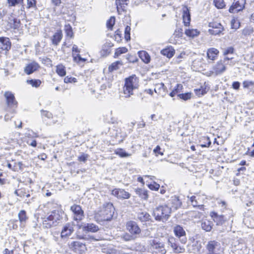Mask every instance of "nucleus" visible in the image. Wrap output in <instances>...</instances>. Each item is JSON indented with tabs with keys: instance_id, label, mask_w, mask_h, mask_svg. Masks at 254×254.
Masks as SVG:
<instances>
[{
	"instance_id": "1",
	"label": "nucleus",
	"mask_w": 254,
	"mask_h": 254,
	"mask_svg": "<svg viewBox=\"0 0 254 254\" xmlns=\"http://www.w3.org/2000/svg\"><path fill=\"white\" fill-rule=\"evenodd\" d=\"M115 208L112 203H107L103 205L95 214V218L98 222L111 220L114 213Z\"/></svg>"
},
{
	"instance_id": "2",
	"label": "nucleus",
	"mask_w": 254,
	"mask_h": 254,
	"mask_svg": "<svg viewBox=\"0 0 254 254\" xmlns=\"http://www.w3.org/2000/svg\"><path fill=\"white\" fill-rule=\"evenodd\" d=\"M139 87V79L135 75H132L125 79L124 86V93L126 98L130 97L133 94V91Z\"/></svg>"
},
{
	"instance_id": "3",
	"label": "nucleus",
	"mask_w": 254,
	"mask_h": 254,
	"mask_svg": "<svg viewBox=\"0 0 254 254\" xmlns=\"http://www.w3.org/2000/svg\"><path fill=\"white\" fill-rule=\"evenodd\" d=\"M172 209L167 205H160L153 210V216L156 220L165 222L170 217Z\"/></svg>"
},
{
	"instance_id": "4",
	"label": "nucleus",
	"mask_w": 254,
	"mask_h": 254,
	"mask_svg": "<svg viewBox=\"0 0 254 254\" xmlns=\"http://www.w3.org/2000/svg\"><path fill=\"white\" fill-rule=\"evenodd\" d=\"M62 218L59 212L54 211L51 213L44 218L43 221V227L46 228H50L52 227L56 226L58 221Z\"/></svg>"
},
{
	"instance_id": "5",
	"label": "nucleus",
	"mask_w": 254,
	"mask_h": 254,
	"mask_svg": "<svg viewBox=\"0 0 254 254\" xmlns=\"http://www.w3.org/2000/svg\"><path fill=\"white\" fill-rule=\"evenodd\" d=\"M150 250L152 254H165L166 253L164 244L158 240H153L151 241Z\"/></svg>"
},
{
	"instance_id": "6",
	"label": "nucleus",
	"mask_w": 254,
	"mask_h": 254,
	"mask_svg": "<svg viewBox=\"0 0 254 254\" xmlns=\"http://www.w3.org/2000/svg\"><path fill=\"white\" fill-rule=\"evenodd\" d=\"M226 70L225 65L222 61H220L212 66L211 70L206 72V75L208 76H217L222 74Z\"/></svg>"
},
{
	"instance_id": "7",
	"label": "nucleus",
	"mask_w": 254,
	"mask_h": 254,
	"mask_svg": "<svg viewBox=\"0 0 254 254\" xmlns=\"http://www.w3.org/2000/svg\"><path fill=\"white\" fill-rule=\"evenodd\" d=\"M207 252L206 254H221V246L219 242L210 241L206 246Z\"/></svg>"
},
{
	"instance_id": "8",
	"label": "nucleus",
	"mask_w": 254,
	"mask_h": 254,
	"mask_svg": "<svg viewBox=\"0 0 254 254\" xmlns=\"http://www.w3.org/2000/svg\"><path fill=\"white\" fill-rule=\"evenodd\" d=\"M68 247L71 250L80 254L83 253L86 250L85 244L78 241L69 243Z\"/></svg>"
},
{
	"instance_id": "9",
	"label": "nucleus",
	"mask_w": 254,
	"mask_h": 254,
	"mask_svg": "<svg viewBox=\"0 0 254 254\" xmlns=\"http://www.w3.org/2000/svg\"><path fill=\"white\" fill-rule=\"evenodd\" d=\"M245 4L246 0H234L229 11L231 13H237L244 9Z\"/></svg>"
},
{
	"instance_id": "10",
	"label": "nucleus",
	"mask_w": 254,
	"mask_h": 254,
	"mask_svg": "<svg viewBox=\"0 0 254 254\" xmlns=\"http://www.w3.org/2000/svg\"><path fill=\"white\" fill-rule=\"evenodd\" d=\"M73 226L72 223H68L63 226L61 233L62 239H67L74 232Z\"/></svg>"
},
{
	"instance_id": "11",
	"label": "nucleus",
	"mask_w": 254,
	"mask_h": 254,
	"mask_svg": "<svg viewBox=\"0 0 254 254\" xmlns=\"http://www.w3.org/2000/svg\"><path fill=\"white\" fill-rule=\"evenodd\" d=\"M168 245L170 246L173 251L175 254L183 253L185 251V248L183 247L179 246L177 240L174 237H170L168 240Z\"/></svg>"
},
{
	"instance_id": "12",
	"label": "nucleus",
	"mask_w": 254,
	"mask_h": 254,
	"mask_svg": "<svg viewBox=\"0 0 254 254\" xmlns=\"http://www.w3.org/2000/svg\"><path fill=\"white\" fill-rule=\"evenodd\" d=\"M70 210L73 213V217L75 221H81L84 217V212L80 205H73L71 206Z\"/></svg>"
},
{
	"instance_id": "13",
	"label": "nucleus",
	"mask_w": 254,
	"mask_h": 254,
	"mask_svg": "<svg viewBox=\"0 0 254 254\" xmlns=\"http://www.w3.org/2000/svg\"><path fill=\"white\" fill-rule=\"evenodd\" d=\"M173 231L175 236L180 239L181 242L182 244H186L187 239L186 237V232L184 228L180 225H176L174 226Z\"/></svg>"
},
{
	"instance_id": "14",
	"label": "nucleus",
	"mask_w": 254,
	"mask_h": 254,
	"mask_svg": "<svg viewBox=\"0 0 254 254\" xmlns=\"http://www.w3.org/2000/svg\"><path fill=\"white\" fill-rule=\"evenodd\" d=\"M127 230L132 235H138L141 232V229L137 223L133 221H128L126 224Z\"/></svg>"
},
{
	"instance_id": "15",
	"label": "nucleus",
	"mask_w": 254,
	"mask_h": 254,
	"mask_svg": "<svg viewBox=\"0 0 254 254\" xmlns=\"http://www.w3.org/2000/svg\"><path fill=\"white\" fill-rule=\"evenodd\" d=\"M112 194L119 199H128L130 196V194L122 189H115L112 191Z\"/></svg>"
},
{
	"instance_id": "16",
	"label": "nucleus",
	"mask_w": 254,
	"mask_h": 254,
	"mask_svg": "<svg viewBox=\"0 0 254 254\" xmlns=\"http://www.w3.org/2000/svg\"><path fill=\"white\" fill-rule=\"evenodd\" d=\"M39 68L40 65L37 63L32 62L25 66L24 71L27 75H30L37 70Z\"/></svg>"
},
{
	"instance_id": "17",
	"label": "nucleus",
	"mask_w": 254,
	"mask_h": 254,
	"mask_svg": "<svg viewBox=\"0 0 254 254\" xmlns=\"http://www.w3.org/2000/svg\"><path fill=\"white\" fill-rule=\"evenodd\" d=\"M4 96L6 100V103L9 107H13L17 105L14 94L10 91L5 92Z\"/></svg>"
},
{
	"instance_id": "18",
	"label": "nucleus",
	"mask_w": 254,
	"mask_h": 254,
	"mask_svg": "<svg viewBox=\"0 0 254 254\" xmlns=\"http://www.w3.org/2000/svg\"><path fill=\"white\" fill-rule=\"evenodd\" d=\"M11 47V43L8 38H0V54L3 51H8Z\"/></svg>"
},
{
	"instance_id": "19",
	"label": "nucleus",
	"mask_w": 254,
	"mask_h": 254,
	"mask_svg": "<svg viewBox=\"0 0 254 254\" xmlns=\"http://www.w3.org/2000/svg\"><path fill=\"white\" fill-rule=\"evenodd\" d=\"M129 2V0H116L117 11L119 14L126 10V7Z\"/></svg>"
},
{
	"instance_id": "20",
	"label": "nucleus",
	"mask_w": 254,
	"mask_h": 254,
	"mask_svg": "<svg viewBox=\"0 0 254 254\" xmlns=\"http://www.w3.org/2000/svg\"><path fill=\"white\" fill-rule=\"evenodd\" d=\"M80 229H82L83 231L90 232L95 233L99 230L98 227L93 223H88L84 225L79 226Z\"/></svg>"
},
{
	"instance_id": "21",
	"label": "nucleus",
	"mask_w": 254,
	"mask_h": 254,
	"mask_svg": "<svg viewBox=\"0 0 254 254\" xmlns=\"http://www.w3.org/2000/svg\"><path fill=\"white\" fill-rule=\"evenodd\" d=\"M183 19L185 26H188L190 21V15L188 8L184 6L183 8Z\"/></svg>"
},
{
	"instance_id": "22",
	"label": "nucleus",
	"mask_w": 254,
	"mask_h": 254,
	"mask_svg": "<svg viewBox=\"0 0 254 254\" xmlns=\"http://www.w3.org/2000/svg\"><path fill=\"white\" fill-rule=\"evenodd\" d=\"M211 216L212 218L213 221L216 223L217 225H222L226 221V219H225L223 215H218L215 212H211Z\"/></svg>"
},
{
	"instance_id": "23",
	"label": "nucleus",
	"mask_w": 254,
	"mask_h": 254,
	"mask_svg": "<svg viewBox=\"0 0 254 254\" xmlns=\"http://www.w3.org/2000/svg\"><path fill=\"white\" fill-rule=\"evenodd\" d=\"M188 198H189L191 205H192L193 207H198L200 209L203 208V205L200 204L199 201V196H191L190 197H188Z\"/></svg>"
},
{
	"instance_id": "24",
	"label": "nucleus",
	"mask_w": 254,
	"mask_h": 254,
	"mask_svg": "<svg viewBox=\"0 0 254 254\" xmlns=\"http://www.w3.org/2000/svg\"><path fill=\"white\" fill-rule=\"evenodd\" d=\"M62 37L63 34L62 31H58L54 34V35L51 38L52 44L55 46H57L61 42Z\"/></svg>"
},
{
	"instance_id": "25",
	"label": "nucleus",
	"mask_w": 254,
	"mask_h": 254,
	"mask_svg": "<svg viewBox=\"0 0 254 254\" xmlns=\"http://www.w3.org/2000/svg\"><path fill=\"white\" fill-rule=\"evenodd\" d=\"M219 53L218 50L215 48H210L208 49L207 52V57L208 59L214 61L215 60Z\"/></svg>"
},
{
	"instance_id": "26",
	"label": "nucleus",
	"mask_w": 254,
	"mask_h": 254,
	"mask_svg": "<svg viewBox=\"0 0 254 254\" xmlns=\"http://www.w3.org/2000/svg\"><path fill=\"white\" fill-rule=\"evenodd\" d=\"M213 223L207 219H203L201 222V228L206 232H209L212 229Z\"/></svg>"
},
{
	"instance_id": "27",
	"label": "nucleus",
	"mask_w": 254,
	"mask_h": 254,
	"mask_svg": "<svg viewBox=\"0 0 254 254\" xmlns=\"http://www.w3.org/2000/svg\"><path fill=\"white\" fill-rule=\"evenodd\" d=\"M135 192L138 196L143 199L147 200L148 197V191L147 190L141 188L135 189Z\"/></svg>"
},
{
	"instance_id": "28",
	"label": "nucleus",
	"mask_w": 254,
	"mask_h": 254,
	"mask_svg": "<svg viewBox=\"0 0 254 254\" xmlns=\"http://www.w3.org/2000/svg\"><path fill=\"white\" fill-rule=\"evenodd\" d=\"M138 55L142 61L148 64L150 61V57L149 55L145 51H141L138 52Z\"/></svg>"
},
{
	"instance_id": "29",
	"label": "nucleus",
	"mask_w": 254,
	"mask_h": 254,
	"mask_svg": "<svg viewBox=\"0 0 254 254\" xmlns=\"http://www.w3.org/2000/svg\"><path fill=\"white\" fill-rule=\"evenodd\" d=\"M103 252L107 254H123L122 252L111 246L103 249Z\"/></svg>"
},
{
	"instance_id": "30",
	"label": "nucleus",
	"mask_w": 254,
	"mask_h": 254,
	"mask_svg": "<svg viewBox=\"0 0 254 254\" xmlns=\"http://www.w3.org/2000/svg\"><path fill=\"white\" fill-rule=\"evenodd\" d=\"M161 53L167 58H171L174 56L175 51L172 48H168L161 50Z\"/></svg>"
},
{
	"instance_id": "31",
	"label": "nucleus",
	"mask_w": 254,
	"mask_h": 254,
	"mask_svg": "<svg viewBox=\"0 0 254 254\" xmlns=\"http://www.w3.org/2000/svg\"><path fill=\"white\" fill-rule=\"evenodd\" d=\"M185 33L187 36L193 38L198 36L199 32L197 30V29H188L185 30Z\"/></svg>"
},
{
	"instance_id": "32",
	"label": "nucleus",
	"mask_w": 254,
	"mask_h": 254,
	"mask_svg": "<svg viewBox=\"0 0 254 254\" xmlns=\"http://www.w3.org/2000/svg\"><path fill=\"white\" fill-rule=\"evenodd\" d=\"M150 215L146 212H141L138 213L137 218L142 222L147 221L149 219Z\"/></svg>"
},
{
	"instance_id": "33",
	"label": "nucleus",
	"mask_w": 254,
	"mask_h": 254,
	"mask_svg": "<svg viewBox=\"0 0 254 254\" xmlns=\"http://www.w3.org/2000/svg\"><path fill=\"white\" fill-rule=\"evenodd\" d=\"M56 72L61 76H64L66 74L65 68L63 64H59L57 66Z\"/></svg>"
},
{
	"instance_id": "34",
	"label": "nucleus",
	"mask_w": 254,
	"mask_h": 254,
	"mask_svg": "<svg viewBox=\"0 0 254 254\" xmlns=\"http://www.w3.org/2000/svg\"><path fill=\"white\" fill-rule=\"evenodd\" d=\"M209 88L208 87H201L200 88L195 89L194 92L197 96H200L206 93L209 90Z\"/></svg>"
},
{
	"instance_id": "35",
	"label": "nucleus",
	"mask_w": 254,
	"mask_h": 254,
	"mask_svg": "<svg viewBox=\"0 0 254 254\" xmlns=\"http://www.w3.org/2000/svg\"><path fill=\"white\" fill-rule=\"evenodd\" d=\"M26 82L28 84L35 88L39 87L42 83V82L40 79H36L27 80Z\"/></svg>"
},
{
	"instance_id": "36",
	"label": "nucleus",
	"mask_w": 254,
	"mask_h": 254,
	"mask_svg": "<svg viewBox=\"0 0 254 254\" xmlns=\"http://www.w3.org/2000/svg\"><path fill=\"white\" fill-rule=\"evenodd\" d=\"M192 246L193 248L192 251L195 254L199 253L202 247L201 243L198 241L194 242Z\"/></svg>"
},
{
	"instance_id": "37",
	"label": "nucleus",
	"mask_w": 254,
	"mask_h": 254,
	"mask_svg": "<svg viewBox=\"0 0 254 254\" xmlns=\"http://www.w3.org/2000/svg\"><path fill=\"white\" fill-rule=\"evenodd\" d=\"M254 28L251 26L245 27L242 31V34L245 36H250L254 32Z\"/></svg>"
},
{
	"instance_id": "38",
	"label": "nucleus",
	"mask_w": 254,
	"mask_h": 254,
	"mask_svg": "<svg viewBox=\"0 0 254 254\" xmlns=\"http://www.w3.org/2000/svg\"><path fill=\"white\" fill-rule=\"evenodd\" d=\"M164 91V84L163 83H159L155 85L154 91L158 94H161V91Z\"/></svg>"
},
{
	"instance_id": "39",
	"label": "nucleus",
	"mask_w": 254,
	"mask_h": 254,
	"mask_svg": "<svg viewBox=\"0 0 254 254\" xmlns=\"http://www.w3.org/2000/svg\"><path fill=\"white\" fill-rule=\"evenodd\" d=\"M127 52V49L126 47H120L116 50L115 53V58H117L122 54L126 53Z\"/></svg>"
},
{
	"instance_id": "40",
	"label": "nucleus",
	"mask_w": 254,
	"mask_h": 254,
	"mask_svg": "<svg viewBox=\"0 0 254 254\" xmlns=\"http://www.w3.org/2000/svg\"><path fill=\"white\" fill-rule=\"evenodd\" d=\"M19 220L21 223L26 221L27 219L26 213L25 210H21L18 213Z\"/></svg>"
},
{
	"instance_id": "41",
	"label": "nucleus",
	"mask_w": 254,
	"mask_h": 254,
	"mask_svg": "<svg viewBox=\"0 0 254 254\" xmlns=\"http://www.w3.org/2000/svg\"><path fill=\"white\" fill-rule=\"evenodd\" d=\"M123 64L121 61H117L116 62L113 63L109 67V70L110 71H113L115 70H117L119 68V65H122Z\"/></svg>"
},
{
	"instance_id": "42",
	"label": "nucleus",
	"mask_w": 254,
	"mask_h": 254,
	"mask_svg": "<svg viewBox=\"0 0 254 254\" xmlns=\"http://www.w3.org/2000/svg\"><path fill=\"white\" fill-rule=\"evenodd\" d=\"M115 153L121 157H127L130 156V154L125 152L123 149H119L115 151Z\"/></svg>"
},
{
	"instance_id": "43",
	"label": "nucleus",
	"mask_w": 254,
	"mask_h": 254,
	"mask_svg": "<svg viewBox=\"0 0 254 254\" xmlns=\"http://www.w3.org/2000/svg\"><path fill=\"white\" fill-rule=\"evenodd\" d=\"M172 202L174 204L173 207L176 209L181 206L182 202L178 197L175 196L172 199Z\"/></svg>"
},
{
	"instance_id": "44",
	"label": "nucleus",
	"mask_w": 254,
	"mask_h": 254,
	"mask_svg": "<svg viewBox=\"0 0 254 254\" xmlns=\"http://www.w3.org/2000/svg\"><path fill=\"white\" fill-rule=\"evenodd\" d=\"M64 30L67 36L72 37L73 36V32L72 27L69 24H66L64 26Z\"/></svg>"
},
{
	"instance_id": "45",
	"label": "nucleus",
	"mask_w": 254,
	"mask_h": 254,
	"mask_svg": "<svg viewBox=\"0 0 254 254\" xmlns=\"http://www.w3.org/2000/svg\"><path fill=\"white\" fill-rule=\"evenodd\" d=\"M27 8H36V0H27Z\"/></svg>"
},
{
	"instance_id": "46",
	"label": "nucleus",
	"mask_w": 254,
	"mask_h": 254,
	"mask_svg": "<svg viewBox=\"0 0 254 254\" xmlns=\"http://www.w3.org/2000/svg\"><path fill=\"white\" fill-rule=\"evenodd\" d=\"M223 30V27L218 28V29H209V33L211 35H218L220 34Z\"/></svg>"
},
{
	"instance_id": "47",
	"label": "nucleus",
	"mask_w": 254,
	"mask_h": 254,
	"mask_svg": "<svg viewBox=\"0 0 254 254\" xmlns=\"http://www.w3.org/2000/svg\"><path fill=\"white\" fill-rule=\"evenodd\" d=\"M214 3L218 8H222L225 5L223 0H214Z\"/></svg>"
},
{
	"instance_id": "48",
	"label": "nucleus",
	"mask_w": 254,
	"mask_h": 254,
	"mask_svg": "<svg viewBox=\"0 0 254 254\" xmlns=\"http://www.w3.org/2000/svg\"><path fill=\"white\" fill-rule=\"evenodd\" d=\"M178 96L180 97V99L186 101L191 98V93L190 92H188L184 94H180L178 95Z\"/></svg>"
},
{
	"instance_id": "49",
	"label": "nucleus",
	"mask_w": 254,
	"mask_h": 254,
	"mask_svg": "<svg viewBox=\"0 0 254 254\" xmlns=\"http://www.w3.org/2000/svg\"><path fill=\"white\" fill-rule=\"evenodd\" d=\"M115 23V17L112 16L107 22V26L109 29H112Z\"/></svg>"
},
{
	"instance_id": "50",
	"label": "nucleus",
	"mask_w": 254,
	"mask_h": 254,
	"mask_svg": "<svg viewBox=\"0 0 254 254\" xmlns=\"http://www.w3.org/2000/svg\"><path fill=\"white\" fill-rule=\"evenodd\" d=\"M131 28L130 26H127L125 30V38L127 41H128L130 39V32Z\"/></svg>"
},
{
	"instance_id": "51",
	"label": "nucleus",
	"mask_w": 254,
	"mask_h": 254,
	"mask_svg": "<svg viewBox=\"0 0 254 254\" xmlns=\"http://www.w3.org/2000/svg\"><path fill=\"white\" fill-rule=\"evenodd\" d=\"M148 188L153 190H158L160 188V185L155 182H153L152 184L148 185Z\"/></svg>"
},
{
	"instance_id": "52",
	"label": "nucleus",
	"mask_w": 254,
	"mask_h": 254,
	"mask_svg": "<svg viewBox=\"0 0 254 254\" xmlns=\"http://www.w3.org/2000/svg\"><path fill=\"white\" fill-rule=\"evenodd\" d=\"M41 115L43 117L46 118L47 119H51L53 118V114L47 111L41 110Z\"/></svg>"
},
{
	"instance_id": "53",
	"label": "nucleus",
	"mask_w": 254,
	"mask_h": 254,
	"mask_svg": "<svg viewBox=\"0 0 254 254\" xmlns=\"http://www.w3.org/2000/svg\"><path fill=\"white\" fill-rule=\"evenodd\" d=\"M189 216L194 218H199L201 216V213L196 211H193L189 212Z\"/></svg>"
},
{
	"instance_id": "54",
	"label": "nucleus",
	"mask_w": 254,
	"mask_h": 254,
	"mask_svg": "<svg viewBox=\"0 0 254 254\" xmlns=\"http://www.w3.org/2000/svg\"><path fill=\"white\" fill-rule=\"evenodd\" d=\"M231 24L232 28L235 29H238L240 26V22L235 19H232Z\"/></svg>"
},
{
	"instance_id": "55",
	"label": "nucleus",
	"mask_w": 254,
	"mask_h": 254,
	"mask_svg": "<svg viewBox=\"0 0 254 254\" xmlns=\"http://www.w3.org/2000/svg\"><path fill=\"white\" fill-rule=\"evenodd\" d=\"M64 82L66 83H75V82H77V79L74 77H69L68 76H67L64 78Z\"/></svg>"
},
{
	"instance_id": "56",
	"label": "nucleus",
	"mask_w": 254,
	"mask_h": 254,
	"mask_svg": "<svg viewBox=\"0 0 254 254\" xmlns=\"http://www.w3.org/2000/svg\"><path fill=\"white\" fill-rule=\"evenodd\" d=\"M122 238L126 241H129L133 240V237L128 233H125L122 236Z\"/></svg>"
},
{
	"instance_id": "57",
	"label": "nucleus",
	"mask_w": 254,
	"mask_h": 254,
	"mask_svg": "<svg viewBox=\"0 0 254 254\" xmlns=\"http://www.w3.org/2000/svg\"><path fill=\"white\" fill-rule=\"evenodd\" d=\"M209 26L210 27L212 28L211 29H218V28L223 27L222 25L220 23H217V22L209 23Z\"/></svg>"
},
{
	"instance_id": "58",
	"label": "nucleus",
	"mask_w": 254,
	"mask_h": 254,
	"mask_svg": "<svg viewBox=\"0 0 254 254\" xmlns=\"http://www.w3.org/2000/svg\"><path fill=\"white\" fill-rule=\"evenodd\" d=\"M23 0H8V3L11 6H14L23 1Z\"/></svg>"
},
{
	"instance_id": "59",
	"label": "nucleus",
	"mask_w": 254,
	"mask_h": 254,
	"mask_svg": "<svg viewBox=\"0 0 254 254\" xmlns=\"http://www.w3.org/2000/svg\"><path fill=\"white\" fill-rule=\"evenodd\" d=\"M88 157V155L84 153H82L78 157V160L79 161L85 162Z\"/></svg>"
},
{
	"instance_id": "60",
	"label": "nucleus",
	"mask_w": 254,
	"mask_h": 254,
	"mask_svg": "<svg viewBox=\"0 0 254 254\" xmlns=\"http://www.w3.org/2000/svg\"><path fill=\"white\" fill-rule=\"evenodd\" d=\"M174 35L176 37H181L183 35V29L181 28H178L176 29L174 33Z\"/></svg>"
},
{
	"instance_id": "61",
	"label": "nucleus",
	"mask_w": 254,
	"mask_h": 254,
	"mask_svg": "<svg viewBox=\"0 0 254 254\" xmlns=\"http://www.w3.org/2000/svg\"><path fill=\"white\" fill-rule=\"evenodd\" d=\"M234 52V48L232 47H228L227 49H225L223 51L224 55H227L229 54H233Z\"/></svg>"
},
{
	"instance_id": "62",
	"label": "nucleus",
	"mask_w": 254,
	"mask_h": 254,
	"mask_svg": "<svg viewBox=\"0 0 254 254\" xmlns=\"http://www.w3.org/2000/svg\"><path fill=\"white\" fill-rule=\"evenodd\" d=\"M72 56L73 58V60L75 62H79V61H85V60L82 58L79 54H77L76 55L75 54H72Z\"/></svg>"
},
{
	"instance_id": "63",
	"label": "nucleus",
	"mask_w": 254,
	"mask_h": 254,
	"mask_svg": "<svg viewBox=\"0 0 254 254\" xmlns=\"http://www.w3.org/2000/svg\"><path fill=\"white\" fill-rule=\"evenodd\" d=\"M160 149H161L159 145H157L156 147V148L153 150V152L156 156H158V155H159V154H160L161 155H163V153L160 151Z\"/></svg>"
},
{
	"instance_id": "64",
	"label": "nucleus",
	"mask_w": 254,
	"mask_h": 254,
	"mask_svg": "<svg viewBox=\"0 0 254 254\" xmlns=\"http://www.w3.org/2000/svg\"><path fill=\"white\" fill-rule=\"evenodd\" d=\"M240 83L238 81H235L232 84V87L234 89L238 90L239 89Z\"/></svg>"
}]
</instances>
